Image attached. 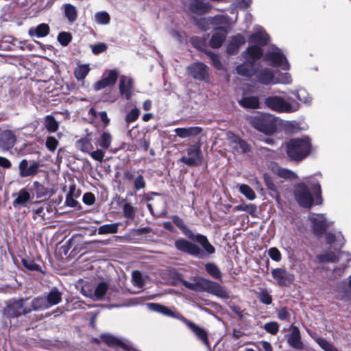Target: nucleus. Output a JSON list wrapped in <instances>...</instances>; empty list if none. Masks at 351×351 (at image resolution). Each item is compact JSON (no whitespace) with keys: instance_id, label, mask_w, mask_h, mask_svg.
Returning <instances> with one entry per match:
<instances>
[{"instance_id":"nucleus-41","label":"nucleus","mask_w":351,"mask_h":351,"mask_svg":"<svg viewBox=\"0 0 351 351\" xmlns=\"http://www.w3.org/2000/svg\"><path fill=\"white\" fill-rule=\"evenodd\" d=\"M64 8V15L67 18L70 23L74 22L77 19V12L76 8L71 4H65Z\"/></svg>"},{"instance_id":"nucleus-32","label":"nucleus","mask_w":351,"mask_h":351,"mask_svg":"<svg viewBox=\"0 0 351 351\" xmlns=\"http://www.w3.org/2000/svg\"><path fill=\"white\" fill-rule=\"evenodd\" d=\"M326 240L328 244L334 245L335 249H340L345 244V239L341 232L337 234L327 233Z\"/></svg>"},{"instance_id":"nucleus-24","label":"nucleus","mask_w":351,"mask_h":351,"mask_svg":"<svg viewBox=\"0 0 351 351\" xmlns=\"http://www.w3.org/2000/svg\"><path fill=\"white\" fill-rule=\"evenodd\" d=\"M202 132V128L198 126L189 128H177L174 130L176 136L181 138L195 137Z\"/></svg>"},{"instance_id":"nucleus-53","label":"nucleus","mask_w":351,"mask_h":351,"mask_svg":"<svg viewBox=\"0 0 351 351\" xmlns=\"http://www.w3.org/2000/svg\"><path fill=\"white\" fill-rule=\"evenodd\" d=\"M100 339L110 346L119 345L120 340L110 334H102Z\"/></svg>"},{"instance_id":"nucleus-40","label":"nucleus","mask_w":351,"mask_h":351,"mask_svg":"<svg viewBox=\"0 0 351 351\" xmlns=\"http://www.w3.org/2000/svg\"><path fill=\"white\" fill-rule=\"evenodd\" d=\"M205 269L207 273L217 280L221 279V271L219 268L213 263H208L205 265Z\"/></svg>"},{"instance_id":"nucleus-3","label":"nucleus","mask_w":351,"mask_h":351,"mask_svg":"<svg viewBox=\"0 0 351 351\" xmlns=\"http://www.w3.org/2000/svg\"><path fill=\"white\" fill-rule=\"evenodd\" d=\"M287 156L293 160L300 161L307 157L312 151L309 137L295 138L286 143Z\"/></svg>"},{"instance_id":"nucleus-1","label":"nucleus","mask_w":351,"mask_h":351,"mask_svg":"<svg viewBox=\"0 0 351 351\" xmlns=\"http://www.w3.org/2000/svg\"><path fill=\"white\" fill-rule=\"evenodd\" d=\"M171 219L173 222L182 230L186 237L192 241L199 243L204 249L202 250L196 244L184 239H180L175 242V246L177 250L199 258H204L206 254H213L215 252V247L210 243L206 236L200 234H195L187 228L184 221L178 216L173 215Z\"/></svg>"},{"instance_id":"nucleus-50","label":"nucleus","mask_w":351,"mask_h":351,"mask_svg":"<svg viewBox=\"0 0 351 351\" xmlns=\"http://www.w3.org/2000/svg\"><path fill=\"white\" fill-rule=\"evenodd\" d=\"M195 25L202 29L206 30L209 28V25L212 24V17L205 18H194Z\"/></svg>"},{"instance_id":"nucleus-61","label":"nucleus","mask_w":351,"mask_h":351,"mask_svg":"<svg viewBox=\"0 0 351 351\" xmlns=\"http://www.w3.org/2000/svg\"><path fill=\"white\" fill-rule=\"evenodd\" d=\"M145 186V180L142 175L138 176L134 180V187L136 191L143 189Z\"/></svg>"},{"instance_id":"nucleus-57","label":"nucleus","mask_w":351,"mask_h":351,"mask_svg":"<svg viewBox=\"0 0 351 351\" xmlns=\"http://www.w3.org/2000/svg\"><path fill=\"white\" fill-rule=\"evenodd\" d=\"M264 328L267 332L274 335L279 330V325L276 322H270L265 324Z\"/></svg>"},{"instance_id":"nucleus-35","label":"nucleus","mask_w":351,"mask_h":351,"mask_svg":"<svg viewBox=\"0 0 351 351\" xmlns=\"http://www.w3.org/2000/svg\"><path fill=\"white\" fill-rule=\"evenodd\" d=\"M49 307L59 304L62 301V293L56 287L52 288L45 296Z\"/></svg>"},{"instance_id":"nucleus-12","label":"nucleus","mask_w":351,"mask_h":351,"mask_svg":"<svg viewBox=\"0 0 351 351\" xmlns=\"http://www.w3.org/2000/svg\"><path fill=\"white\" fill-rule=\"evenodd\" d=\"M118 76L119 72L116 69H112L105 72L101 79L95 83L93 86L95 90L98 91L106 87L114 85Z\"/></svg>"},{"instance_id":"nucleus-22","label":"nucleus","mask_w":351,"mask_h":351,"mask_svg":"<svg viewBox=\"0 0 351 351\" xmlns=\"http://www.w3.org/2000/svg\"><path fill=\"white\" fill-rule=\"evenodd\" d=\"M16 142V136L12 132L5 130L0 133V148L8 150L13 147Z\"/></svg>"},{"instance_id":"nucleus-9","label":"nucleus","mask_w":351,"mask_h":351,"mask_svg":"<svg viewBox=\"0 0 351 351\" xmlns=\"http://www.w3.org/2000/svg\"><path fill=\"white\" fill-rule=\"evenodd\" d=\"M296 202L304 208H311L313 204V197L308 187L304 183L295 184L293 190Z\"/></svg>"},{"instance_id":"nucleus-14","label":"nucleus","mask_w":351,"mask_h":351,"mask_svg":"<svg viewBox=\"0 0 351 351\" xmlns=\"http://www.w3.org/2000/svg\"><path fill=\"white\" fill-rule=\"evenodd\" d=\"M269 37L264 29L261 26L254 27V33L249 37L248 42L250 44H255L256 47L265 46L269 42Z\"/></svg>"},{"instance_id":"nucleus-30","label":"nucleus","mask_w":351,"mask_h":351,"mask_svg":"<svg viewBox=\"0 0 351 351\" xmlns=\"http://www.w3.org/2000/svg\"><path fill=\"white\" fill-rule=\"evenodd\" d=\"M256 77L257 80L263 84L268 85L270 84H274V73L273 71L267 68L262 69L256 72Z\"/></svg>"},{"instance_id":"nucleus-15","label":"nucleus","mask_w":351,"mask_h":351,"mask_svg":"<svg viewBox=\"0 0 351 351\" xmlns=\"http://www.w3.org/2000/svg\"><path fill=\"white\" fill-rule=\"evenodd\" d=\"M252 125L258 130L266 134H271L275 132L273 123H269L264 116L254 117L252 119Z\"/></svg>"},{"instance_id":"nucleus-49","label":"nucleus","mask_w":351,"mask_h":351,"mask_svg":"<svg viewBox=\"0 0 351 351\" xmlns=\"http://www.w3.org/2000/svg\"><path fill=\"white\" fill-rule=\"evenodd\" d=\"M45 125L49 132H55L58 128V123L53 117L48 115L45 118Z\"/></svg>"},{"instance_id":"nucleus-55","label":"nucleus","mask_w":351,"mask_h":351,"mask_svg":"<svg viewBox=\"0 0 351 351\" xmlns=\"http://www.w3.org/2000/svg\"><path fill=\"white\" fill-rule=\"evenodd\" d=\"M258 299L264 304H270L272 302V297L266 289H261L258 293Z\"/></svg>"},{"instance_id":"nucleus-21","label":"nucleus","mask_w":351,"mask_h":351,"mask_svg":"<svg viewBox=\"0 0 351 351\" xmlns=\"http://www.w3.org/2000/svg\"><path fill=\"white\" fill-rule=\"evenodd\" d=\"M230 143L232 148L237 153H247L250 152V145L232 133L228 134Z\"/></svg>"},{"instance_id":"nucleus-43","label":"nucleus","mask_w":351,"mask_h":351,"mask_svg":"<svg viewBox=\"0 0 351 351\" xmlns=\"http://www.w3.org/2000/svg\"><path fill=\"white\" fill-rule=\"evenodd\" d=\"M308 183L311 185V190L315 195L317 204H321V186L319 182L313 178H309Z\"/></svg>"},{"instance_id":"nucleus-27","label":"nucleus","mask_w":351,"mask_h":351,"mask_svg":"<svg viewBox=\"0 0 351 351\" xmlns=\"http://www.w3.org/2000/svg\"><path fill=\"white\" fill-rule=\"evenodd\" d=\"M227 35V31L223 27L215 29L210 40V46L212 48H219L223 44Z\"/></svg>"},{"instance_id":"nucleus-11","label":"nucleus","mask_w":351,"mask_h":351,"mask_svg":"<svg viewBox=\"0 0 351 351\" xmlns=\"http://www.w3.org/2000/svg\"><path fill=\"white\" fill-rule=\"evenodd\" d=\"M40 165L37 161H29L23 159L19 164V176L21 178L32 177L36 175Z\"/></svg>"},{"instance_id":"nucleus-64","label":"nucleus","mask_w":351,"mask_h":351,"mask_svg":"<svg viewBox=\"0 0 351 351\" xmlns=\"http://www.w3.org/2000/svg\"><path fill=\"white\" fill-rule=\"evenodd\" d=\"M58 145V141L55 137L49 136L47 138L46 147L49 151H51V152L55 151L56 149L57 148Z\"/></svg>"},{"instance_id":"nucleus-33","label":"nucleus","mask_w":351,"mask_h":351,"mask_svg":"<svg viewBox=\"0 0 351 351\" xmlns=\"http://www.w3.org/2000/svg\"><path fill=\"white\" fill-rule=\"evenodd\" d=\"M299 101L304 104L306 106H310L312 104V97L304 88H298L291 92Z\"/></svg>"},{"instance_id":"nucleus-17","label":"nucleus","mask_w":351,"mask_h":351,"mask_svg":"<svg viewBox=\"0 0 351 351\" xmlns=\"http://www.w3.org/2000/svg\"><path fill=\"white\" fill-rule=\"evenodd\" d=\"M188 9L191 14L202 15L211 9V5L206 0H190Z\"/></svg>"},{"instance_id":"nucleus-23","label":"nucleus","mask_w":351,"mask_h":351,"mask_svg":"<svg viewBox=\"0 0 351 351\" xmlns=\"http://www.w3.org/2000/svg\"><path fill=\"white\" fill-rule=\"evenodd\" d=\"M119 91L121 95H124L125 99L129 100L132 95L133 81L131 77L121 75L119 80Z\"/></svg>"},{"instance_id":"nucleus-47","label":"nucleus","mask_w":351,"mask_h":351,"mask_svg":"<svg viewBox=\"0 0 351 351\" xmlns=\"http://www.w3.org/2000/svg\"><path fill=\"white\" fill-rule=\"evenodd\" d=\"M108 287L106 282H100L95 289L93 298L96 300H102L107 293Z\"/></svg>"},{"instance_id":"nucleus-28","label":"nucleus","mask_w":351,"mask_h":351,"mask_svg":"<svg viewBox=\"0 0 351 351\" xmlns=\"http://www.w3.org/2000/svg\"><path fill=\"white\" fill-rule=\"evenodd\" d=\"M112 139V136L108 131H103L95 138V144L97 147L107 150L110 149Z\"/></svg>"},{"instance_id":"nucleus-63","label":"nucleus","mask_w":351,"mask_h":351,"mask_svg":"<svg viewBox=\"0 0 351 351\" xmlns=\"http://www.w3.org/2000/svg\"><path fill=\"white\" fill-rule=\"evenodd\" d=\"M278 318L282 321H289L290 319V313L287 307L280 308L277 313Z\"/></svg>"},{"instance_id":"nucleus-34","label":"nucleus","mask_w":351,"mask_h":351,"mask_svg":"<svg viewBox=\"0 0 351 351\" xmlns=\"http://www.w3.org/2000/svg\"><path fill=\"white\" fill-rule=\"evenodd\" d=\"M49 33V27L46 23H41L36 27L29 29L28 34L30 36L43 38L47 36Z\"/></svg>"},{"instance_id":"nucleus-54","label":"nucleus","mask_w":351,"mask_h":351,"mask_svg":"<svg viewBox=\"0 0 351 351\" xmlns=\"http://www.w3.org/2000/svg\"><path fill=\"white\" fill-rule=\"evenodd\" d=\"M95 21L98 24L106 25L110 21V16L106 12H99L95 15Z\"/></svg>"},{"instance_id":"nucleus-44","label":"nucleus","mask_w":351,"mask_h":351,"mask_svg":"<svg viewBox=\"0 0 351 351\" xmlns=\"http://www.w3.org/2000/svg\"><path fill=\"white\" fill-rule=\"evenodd\" d=\"M274 171L276 175L282 178L293 180L298 178L295 173L287 169L278 167Z\"/></svg>"},{"instance_id":"nucleus-39","label":"nucleus","mask_w":351,"mask_h":351,"mask_svg":"<svg viewBox=\"0 0 351 351\" xmlns=\"http://www.w3.org/2000/svg\"><path fill=\"white\" fill-rule=\"evenodd\" d=\"M32 311H43L49 308L45 296H39L34 298L29 306Z\"/></svg>"},{"instance_id":"nucleus-58","label":"nucleus","mask_w":351,"mask_h":351,"mask_svg":"<svg viewBox=\"0 0 351 351\" xmlns=\"http://www.w3.org/2000/svg\"><path fill=\"white\" fill-rule=\"evenodd\" d=\"M132 280L133 284L139 288H141L144 285V281L142 277V274L138 271H134L132 272Z\"/></svg>"},{"instance_id":"nucleus-31","label":"nucleus","mask_w":351,"mask_h":351,"mask_svg":"<svg viewBox=\"0 0 351 351\" xmlns=\"http://www.w3.org/2000/svg\"><path fill=\"white\" fill-rule=\"evenodd\" d=\"M147 306L149 310L157 312L165 316L171 317H178L180 314L173 312L169 308L166 306L157 304V303H149Z\"/></svg>"},{"instance_id":"nucleus-25","label":"nucleus","mask_w":351,"mask_h":351,"mask_svg":"<svg viewBox=\"0 0 351 351\" xmlns=\"http://www.w3.org/2000/svg\"><path fill=\"white\" fill-rule=\"evenodd\" d=\"M184 322L190 328L194 334L202 341V343L209 348V342L206 331L194 324L193 322L183 318Z\"/></svg>"},{"instance_id":"nucleus-6","label":"nucleus","mask_w":351,"mask_h":351,"mask_svg":"<svg viewBox=\"0 0 351 351\" xmlns=\"http://www.w3.org/2000/svg\"><path fill=\"white\" fill-rule=\"evenodd\" d=\"M264 60L272 66L289 70L290 65L282 51L274 45L271 46L264 56Z\"/></svg>"},{"instance_id":"nucleus-56","label":"nucleus","mask_w":351,"mask_h":351,"mask_svg":"<svg viewBox=\"0 0 351 351\" xmlns=\"http://www.w3.org/2000/svg\"><path fill=\"white\" fill-rule=\"evenodd\" d=\"M90 157L99 162H102L104 161V158L105 156V149L101 148H98L96 150H92L88 154Z\"/></svg>"},{"instance_id":"nucleus-46","label":"nucleus","mask_w":351,"mask_h":351,"mask_svg":"<svg viewBox=\"0 0 351 351\" xmlns=\"http://www.w3.org/2000/svg\"><path fill=\"white\" fill-rule=\"evenodd\" d=\"M90 68L88 64L80 65L74 70L75 77L77 80H82L88 74Z\"/></svg>"},{"instance_id":"nucleus-51","label":"nucleus","mask_w":351,"mask_h":351,"mask_svg":"<svg viewBox=\"0 0 351 351\" xmlns=\"http://www.w3.org/2000/svg\"><path fill=\"white\" fill-rule=\"evenodd\" d=\"M239 191L250 200H253L256 197L254 191L247 184H241Z\"/></svg>"},{"instance_id":"nucleus-36","label":"nucleus","mask_w":351,"mask_h":351,"mask_svg":"<svg viewBox=\"0 0 351 351\" xmlns=\"http://www.w3.org/2000/svg\"><path fill=\"white\" fill-rule=\"evenodd\" d=\"M76 147L81 152L86 154H89L90 152L94 149L92 144V139L88 135L77 141Z\"/></svg>"},{"instance_id":"nucleus-48","label":"nucleus","mask_w":351,"mask_h":351,"mask_svg":"<svg viewBox=\"0 0 351 351\" xmlns=\"http://www.w3.org/2000/svg\"><path fill=\"white\" fill-rule=\"evenodd\" d=\"M292 82L291 74L289 73H279L274 75V84H290Z\"/></svg>"},{"instance_id":"nucleus-18","label":"nucleus","mask_w":351,"mask_h":351,"mask_svg":"<svg viewBox=\"0 0 351 351\" xmlns=\"http://www.w3.org/2000/svg\"><path fill=\"white\" fill-rule=\"evenodd\" d=\"M291 332L287 337L288 344L293 349L302 350L304 345L302 341L300 332L297 326L292 325L291 326Z\"/></svg>"},{"instance_id":"nucleus-38","label":"nucleus","mask_w":351,"mask_h":351,"mask_svg":"<svg viewBox=\"0 0 351 351\" xmlns=\"http://www.w3.org/2000/svg\"><path fill=\"white\" fill-rule=\"evenodd\" d=\"M122 205L123 216L130 220H133L136 215V208L127 202L126 199H123L119 202Z\"/></svg>"},{"instance_id":"nucleus-8","label":"nucleus","mask_w":351,"mask_h":351,"mask_svg":"<svg viewBox=\"0 0 351 351\" xmlns=\"http://www.w3.org/2000/svg\"><path fill=\"white\" fill-rule=\"evenodd\" d=\"M204 156L200 145H191L186 149V156H182L180 160L188 166H199L203 162Z\"/></svg>"},{"instance_id":"nucleus-16","label":"nucleus","mask_w":351,"mask_h":351,"mask_svg":"<svg viewBox=\"0 0 351 351\" xmlns=\"http://www.w3.org/2000/svg\"><path fill=\"white\" fill-rule=\"evenodd\" d=\"M187 71L194 79L204 80L208 76V66L202 62H196L189 65Z\"/></svg>"},{"instance_id":"nucleus-26","label":"nucleus","mask_w":351,"mask_h":351,"mask_svg":"<svg viewBox=\"0 0 351 351\" xmlns=\"http://www.w3.org/2000/svg\"><path fill=\"white\" fill-rule=\"evenodd\" d=\"M245 38L243 35L238 34L234 36H232L228 42L227 46V53L228 54L235 53L239 48L245 43Z\"/></svg>"},{"instance_id":"nucleus-4","label":"nucleus","mask_w":351,"mask_h":351,"mask_svg":"<svg viewBox=\"0 0 351 351\" xmlns=\"http://www.w3.org/2000/svg\"><path fill=\"white\" fill-rule=\"evenodd\" d=\"M263 55V50L256 46L248 47L242 56L245 62L238 65L236 68L237 73L242 76L250 77L256 73L254 63Z\"/></svg>"},{"instance_id":"nucleus-20","label":"nucleus","mask_w":351,"mask_h":351,"mask_svg":"<svg viewBox=\"0 0 351 351\" xmlns=\"http://www.w3.org/2000/svg\"><path fill=\"white\" fill-rule=\"evenodd\" d=\"M13 195L16 197L12 202L14 208L26 207L28 203L34 198V195H32L30 191L26 188L21 189L17 193Z\"/></svg>"},{"instance_id":"nucleus-10","label":"nucleus","mask_w":351,"mask_h":351,"mask_svg":"<svg viewBox=\"0 0 351 351\" xmlns=\"http://www.w3.org/2000/svg\"><path fill=\"white\" fill-rule=\"evenodd\" d=\"M309 220L315 234L321 236L332 224V222L328 221L324 214H311Z\"/></svg>"},{"instance_id":"nucleus-7","label":"nucleus","mask_w":351,"mask_h":351,"mask_svg":"<svg viewBox=\"0 0 351 351\" xmlns=\"http://www.w3.org/2000/svg\"><path fill=\"white\" fill-rule=\"evenodd\" d=\"M28 299L21 298L14 300L7 304L4 313L9 317H18L32 312V308L27 305Z\"/></svg>"},{"instance_id":"nucleus-37","label":"nucleus","mask_w":351,"mask_h":351,"mask_svg":"<svg viewBox=\"0 0 351 351\" xmlns=\"http://www.w3.org/2000/svg\"><path fill=\"white\" fill-rule=\"evenodd\" d=\"M239 103L241 106L247 108L257 109L260 108V101L258 97H245Z\"/></svg>"},{"instance_id":"nucleus-45","label":"nucleus","mask_w":351,"mask_h":351,"mask_svg":"<svg viewBox=\"0 0 351 351\" xmlns=\"http://www.w3.org/2000/svg\"><path fill=\"white\" fill-rule=\"evenodd\" d=\"M212 24L216 25H223L230 28L232 27L231 20L227 15H217L212 17Z\"/></svg>"},{"instance_id":"nucleus-52","label":"nucleus","mask_w":351,"mask_h":351,"mask_svg":"<svg viewBox=\"0 0 351 351\" xmlns=\"http://www.w3.org/2000/svg\"><path fill=\"white\" fill-rule=\"evenodd\" d=\"M58 41L63 47L67 46L72 40V36L69 32H62L58 34Z\"/></svg>"},{"instance_id":"nucleus-62","label":"nucleus","mask_w":351,"mask_h":351,"mask_svg":"<svg viewBox=\"0 0 351 351\" xmlns=\"http://www.w3.org/2000/svg\"><path fill=\"white\" fill-rule=\"evenodd\" d=\"M268 255L274 261L279 262L282 258L281 253L278 248L274 247L268 250Z\"/></svg>"},{"instance_id":"nucleus-42","label":"nucleus","mask_w":351,"mask_h":351,"mask_svg":"<svg viewBox=\"0 0 351 351\" xmlns=\"http://www.w3.org/2000/svg\"><path fill=\"white\" fill-rule=\"evenodd\" d=\"M119 223L105 224L98 228L99 234H114L118 232Z\"/></svg>"},{"instance_id":"nucleus-29","label":"nucleus","mask_w":351,"mask_h":351,"mask_svg":"<svg viewBox=\"0 0 351 351\" xmlns=\"http://www.w3.org/2000/svg\"><path fill=\"white\" fill-rule=\"evenodd\" d=\"M33 187L38 199L50 197L55 193L53 189L46 187L38 181L33 182Z\"/></svg>"},{"instance_id":"nucleus-19","label":"nucleus","mask_w":351,"mask_h":351,"mask_svg":"<svg viewBox=\"0 0 351 351\" xmlns=\"http://www.w3.org/2000/svg\"><path fill=\"white\" fill-rule=\"evenodd\" d=\"M321 261L336 262L341 261L343 263H348L351 261V254L346 252H338L336 254L335 252H328L319 256Z\"/></svg>"},{"instance_id":"nucleus-2","label":"nucleus","mask_w":351,"mask_h":351,"mask_svg":"<svg viewBox=\"0 0 351 351\" xmlns=\"http://www.w3.org/2000/svg\"><path fill=\"white\" fill-rule=\"evenodd\" d=\"M184 286L189 290L196 292H206L221 299H228L230 293L220 284L204 278H195L194 282L182 280Z\"/></svg>"},{"instance_id":"nucleus-13","label":"nucleus","mask_w":351,"mask_h":351,"mask_svg":"<svg viewBox=\"0 0 351 351\" xmlns=\"http://www.w3.org/2000/svg\"><path fill=\"white\" fill-rule=\"evenodd\" d=\"M271 276L276 282L282 287H289L294 280V276L283 268L272 269Z\"/></svg>"},{"instance_id":"nucleus-59","label":"nucleus","mask_w":351,"mask_h":351,"mask_svg":"<svg viewBox=\"0 0 351 351\" xmlns=\"http://www.w3.org/2000/svg\"><path fill=\"white\" fill-rule=\"evenodd\" d=\"M206 54L210 58L213 65L217 69H222V65L218 55L210 51H206Z\"/></svg>"},{"instance_id":"nucleus-5","label":"nucleus","mask_w":351,"mask_h":351,"mask_svg":"<svg viewBox=\"0 0 351 351\" xmlns=\"http://www.w3.org/2000/svg\"><path fill=\"white\" fill-rule=\"evenodd\" d=\"M264 104L271 111L278 113H292L298 111L301 108L299 101L278 95H271L265 98Z\"/></svg>"},{"instance_id":"nucleus-60","label":"nucleus","mask_w":351,"mask_h":351,"mask_svg":"<svg viewBox=\"0 0 351 351\" xmlns=\"http://www.w3.org/2000/svg\"><path fill=\"white\" fill-rule=\"evenodd\" d=\"M23 265L30 271H39L40 269V265L31 259H23Z\"/></svg>"}]
</instances>
